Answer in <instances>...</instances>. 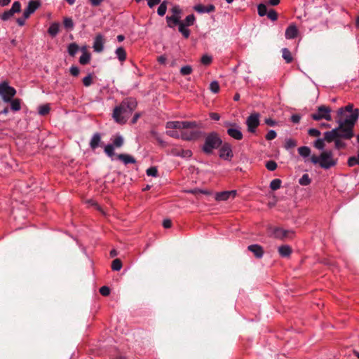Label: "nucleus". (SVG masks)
Returning a JSON list of instances; mask_svg holds the SVG:
<instances>
[{
	"mask_svg": "<svg viewBox=\"0 0 359 359\" xmlns=\"http://www.w3.org/2000/svg\"><path fill=\"white\" fill-rule=\"evenodd\" d=\"M358 118L356 111L348 120L338 121V127L325 133V140L327 142H334L335 148L340 149L346 147V144L341 140H350L354 136L353 128Z\"/></svg>",
	"mask_w": 359,
	"mask_h": 359,
	"instance_id": "nucleus-1",
	"label": "nucleus"
},
{
	"mask_svg": "<svg viewBox=\"0 0 359 359\" xmlns=\"http://www.w3.org/2000/svg\"><path fill=\"white\" fill-rule=\"evenodd\" d=\"M137 102L133 98H128L123 100L119 106L114 108L113 118L116 123L123 124L135 109Z\"/></svg>",
	"mask_w": 359,
	"mask_h": 359,
	"instance_id": "nucleus-2",
	"label": "nucleus"
},
{
	"mask_svg": "<svg viewBox=\"0 0 359 359\" xmlns=\"http://www.w3.org/2000/svg\"><path fill=\"white\" fill-rule=\"evenodd\" d=\"M310 159L313 164L318 163L322 168L325 170L334 166L337 161V159L333 158V154L331 151H323L319 156L313 155Z\"/></svg>",
	"mask_w": 359,
	"mask_h": 359,
	"instance_id": "nucleus-3",
	"label": "nucleus"
},
{
	"mask_svg": "<svg viewBox=\"0 0 359 359\" xmlns=\"http://www.w3.org/2000/svg\"><path fill=\"white\" fill-rule=\"evenodd\" d=\"M222 144V140L215 132H212L205 135L202 151L208 155L212 154L214 149H218Z\"/></svg>",
	"mask_w": 359,
	"mask_h": 359,
	"instance_id": "nucleus-4",
	"label": "nucleus"
},
{
	"mask_svg": "<svg viewBox=\"0 0 359 359\" xmlns=\"http://www.w3.org/2000/svg\"><path fill=\"white\" fill-rule=\"evenodd\" d=\"M167 134L174 138L181 137L184 140H196L202 136H205V133L199 130H181L180 132L176 130L167 131Z\"/></svg>",
	"mask_w": 359,
	"mask_h": 359,
	"instance_id": "nucleus-5",
	"label": "nucleus"
},
{
	"mask_svg": "<svg viewBox=\"0 0 359 359\" xmlns=\"http://www.w3.org/2000/svg\"><path fill=\"white\" fill-rule=\"evenodd\" d=\"M202 124L196 121H168L166 128L170 129H180L181 130H196L202 128Z\"/></svg>",
	"mask_w": 359,
	"mask_h": 359,
	"instance_id": "nucleus-6",
	"label": "nucleus"
},
{
	"mask_svg": "<svg viewBox=\"0 0 359 359\" xmlns=\"http://www.w3.org/2000/svg\"><path fill=\"white\" fill-rule=\"evenodd\" d=\"M353 104H349L345 107L339 108L337 113L336 122L338 123L339 120H341L342 122L348 120L356 111L359 114V110L358 109L353 110Z\"/></svg>",
	"mask_w": 359,
	"mask_h": 359,
	"instance_id": "nucleus-7",
	"label": "nucleus"
},
{
	"mask_svg": "<svg viewBox=\"0 0 359 359\" xmlns=\"http://www.w3.org/2000/svg\"><path fill=\"white\" fill-rule=\"evenodd\" d=\"M332 109L330 107L325 105H320L318 107L317 112L311 114V118L315 121H320L325 119L327 121H331L332 117L330 113Z\"/></svg>",
	"mask_w": 359,
	"mask_h": 359,
	"instance_id": "nucleus-8",
	"label": "nucleus"
},
{
	"mask_svg": "<svg viewBox=\"0 0 359 359\" xmlns=\"http://www.w3.org/2000/svg\"><path fill=\"white\" fill-rule=\"evenodd\" d=\"M246 125L248 126V132L255 133L256 128L259 125V114L253 113L251 114L246 120Z\"/></svg>",
	"mask_w": 359,
	"mask_h": 359,
	"instance_id": "nucleus-9",
	"label": "nucleus"
},
{
	"mask_svg": "<svg viewBox=\"0 0 359 359\" xmlns=\"http://www.w3.org/2000/svg\"><path fill=\"white\" fill-rule=\"evenodd\" d=\"M41 6V2L38 0H31L25 9L23 13V17L25 19H27L29 18L31 14L34 13L36 9H38Z\"/></svg>",
	"mask_w": 359,
	"mask_h": 359,
	"instance_id": "nucleus-10",
	"label": "nucleus"
},
{
	"mask_svg": "<svg viewBox=\"0 0 359 359\" xmlns=\"http://www.w3.org/2000/svg\"><path fill=\"white\" fill-rule=\"evenodd\" d=\"M219 149V157L225 160H231L233 157L231 146L229 143L224 142L222 144Z\"/></svg>",
	"mask_w": 359,
	"mask_h": 359,
	"instance_id": "nucleus-11",
	"label": "nucleus"
},
{
	"mask_svg": "<svg viewBox=\"0 0 359 359\" xmlns=\"http://www.w3.org/2000/svg\"><path fill=\"white\" fill-rule=\"evenodd\" d=\"M275 238L284 240L285 238H290L294 234V231L292 230H285L281 228H274L273 231Z\"/></svg>",
	"mask_w": 359,
	"mask_h": 359,
	"instance_id": "nucleus-12",
	"label": "nucleus"
},
{
	"mask_svg": "<svg viewBox=\"0 0 359 359\" xmlns=\"http://www.w3.org/2000/svg\"><path fill=\"white\" fill-rule=\"evenodd\" d=\"M16 94V90L13 88L8 85L4 90V93L1 95L2 97V100L5 102H8L11 101L13 97Z\"/></svg>",
	"mask_w": 359,
	"mask_h": 359,
	"instance_id": "nucleus-13",
	"label": "nucleus"
},
{
	"mask_svg": "<svg viewBox=\"0 0 359 359\" xmlns=\"http://www.w3.org/2000/svg\"><path fill=\"white\" fill-rule=\"evenodd\" d=\"M104 39L102 34H97L94 40L93 48L94 49V51L97 53H101L102 52L104 49Z\"/></svg>",
	"mask_w": 359,
	"mask_h": 359,
	"instance_id": "nucleus-14",
	"label": "nucleus"
},
{
	"mask_svg": "<svg viewBox=\"0 0 359 359\" xmlns=\"http://www.w3.org/2000/svg\"><path fill=\"white\" fill-rule=\"evenodd\" d=\"M226 132L230 137L236 140H241L243 139V134L240 130L239 126H236L235 127L229 128Z\"/></svg>",
	"mask_w": 359,
	"mask_h": 359,
	"instance_id": "nucleus-15",
	"label": "nucleus"
},
{
	"mask_svg": "<svg viewBox=\"0 0 359 359\" xmlns=\"http://www.w3.org/2000/svg\"><path fill=\"white\" fill-rule=\"evenodd\" d=\"M236 195V191H225L216 194L215 199L217 201H226L230 197L234 198Z\"/></svg>",
	"mask_w": 359,
	"mask_h": 359,
	"instance_id": "nucleus-16",
	"label": "nucleus"
},
{
	"mask_svg": "<svg viewBox=\"0 0 359 359\" xmlns=\"http://www.w3.org/2000/svg\"><path fill=\"white\" fill-rule=\"evenodd\" d=\"M248 250L253 253L256 258L260 259L264 255L263 248L257 244L250 245L248 247Z\"/></svg>",
	"mask_w": 359,
	"mask_h": 359,
	"instance_id": "nucleus-17",
	"label": "nucleus"
},
{
	"mask_svg": "<svg viewBox=\"0 0 359 359\" xmlns=\"http://www.w3.org/2000/svg\"><path fill=\"white\" fill-rule=\"evenodd\" d=\"M194 9L199 13H212L215 11V6L212 4H210L208 6H205L202 4H197L194 7Z\"/></svg>",
	"mask_w": 359,
	"mask_h": 359,
	"instance_id": "nucleus-18",
	"label": "nucleus"
},
{
	"mask_svg": "<svg viewBox=\"0 0 359 359\" xmlns=\"http://www.w3.org/2000/svg\"><path fill=\"white\" fill-rule=\"evenodd\" d=\"M181 15H171L166 17L168 26L173 28L175 25H180L182 22L180 20Z\"/></svg>",
	"mask_w": 359,
	"mask_h": 359,
	"instance_id": "nucleus-19",
	"label": "nucleus"
},
{
	"mask_svg": "<svg viewBox=\"0 0 359 359\" xmlns=\"http://www.w3.org/2000/svg\"><path fill=\"white\" fill-rule=\"evenodd\" d=\"M116 158L118 160L123 161L124 163V164H126V165L129 164V163H136L135 158L129 154H117Z\"/></svg>",
	"mask_w": 359,
	"mask_h": 359,
	"instance_id": "nucleus-20",
	"label": "nucleus"
},
{
	"mask_svg": "<svg viewBox=\"0 0 359 359\" xmlns=\"http://www.w3.org/2000/svg\"><path fill=\"white\" fill-rule=\"evenodd\" d=\"M298 34V29L295 25H290L285 31V37L289 39H294Z\"/></svg>",
	"mask_w": 359,
	"mask_h": 359,
	"instance_id": "nucleus-21",
	"label": "nucleus"
},
{
	"mask_svg": "<svg viewBox=\"0 0 359 359\" xmlns=\"http://www.w3.org/2000/svg\"><path fill=\"white\" fill-rule=\"evenodd\" d=\"M100 142H101L100 134L98 133H95L90 142V146L91 149H95L99 146V144Z\"/></svg>",
	"mask_w": 359,
	"mask_h": 359,
	"instance_id": "nucleus-22",
	"label": "nucleus"
},
{
	"mask_svg": "<svg viewBox=\"0 0 359 359\" xmlns=\"http://www.w3.org/2000/svg\"><path fill=\"white\" fill-rule=\"evenodd\" d=\"M278 252L283 257H287L292 253V248L289 245H281L278 248Z\"/></svg>",
	"mask_w": 359,
	"mask_h": 359,
	"instance_id": "nucleus-23",
	"label": "nucleus"
},
{
	"mask_svg": "<svg viewBox=\"0 0 359 359\" xmlns=\"http://www.w3.org/2000/svg\"><path fill=\"white\" fill-rule=\"evenodd\" d=\"M59 27L60 25L58 23H52L48 29V34L52 36H55L59 32Z\"/></svg>",
	"mask_w": 359,
	"mask_h": 359,
	"instance_id": "nucleus-24",
	"label": "nucleus"
},
{
	"mask_svg": "<svg viewBox=\"0 0 359 359\" xmlns=\"http://www.w3.org/2000/svg\"><path fill=\"white\" fill-rule=\"evenodd\" d=\"M282 57L287 63H290L293 60L291 52L286 48L282 49Z\"/></svg>",
	"mask_w": 359,
	"mask_h": 359,
	"instance_id": "nucleus-25",
	"label": "nucleus"
},
{
	"mask_svg": "<svg viewBox=\"0 0 359 359\" xmlns=\"http://www.w3.org/2000/svg\"><path fill=\"white\" fill-rule=\"evenodd\" d=\"M79 50V46L76 43H70L67 48L68 53L72 57H74Z\"/></svg>",
	"mask_w": 359,
	"mask_h": 359,
	"instance_id": "nucleus-26",
	"label": "nucleus"
},
{
	"mask_svg": "<svg viewBox=\"0 0 359 359\" xmlns=\"http://www.w3.org/2000/svg\"><path fill=\"white\" fill-rule=\"evenodd\" d=\"M117 57L121 62H123L126 59V52L123 47H119L116 50Z\"/></svg>",
	"mask_w": 359,
	"mask_h": 359,
	"instance_id": "nucleus-27",
	"label": "nucleus"
},
{
	"mask_svg": "<svg viewBox=\"0 0 359 359\" xmlns=\"http://www.w3.org/2000/svg\"><path fill=\"white\" fill-rule=\"evenodd\" d=\"M299 154L304 157H308L311 154V149L309 147L303 146L298 148Z\"/></svg>",
	"mask_w": 359,
	"mask_h": 359,
	"instance_id": "nucleus-28",
	"label": "nucleus"
},
{
	"mask_svg": "<svg viewBox=\"0 0 359 359\" xmlns=\"http://www.w3.org/2000/svg\"><path fill=\"white\" fill-rule=\"evenodd\" d=\"M11 103V109L14 111H18L20 110V99H12L11 101L9 102Z\"/></svg>",
	"mask_w": 359,
	"mask_h": 359,
	"instance_id": "nucleus-29",
	"label": "nucleus"
},
{
	"mask_svg": "<svg viewBox=\"0 0 359 359\" xmlns=\"http://www.w3.org/2000/svg\"><path fill=\"white\" fill-rule=\"evenodd\" d=\"M90 54L87 52L84 51V53L82 54V55L79 58V62L81 65H85L90 62Z\"/></svg>",
	"mask_w": 359,
	"mask_h": 359,
	"instance_id": "nucleus-30",
	"label": "nucleus"
},
{
	"mask_svg": "<svg viewBox=\"0 0 359 359\" xmlns=\"http://www.w3.org/2000/svg\"><path fill=\"white\" fill-rule=\"evenodd\" d=\"M349 167H353L355 165H359V151L357 156H351L348 158L347 161Z\"/></svg>",
	"mask_w": 359,
	"mask_h": 359,
	"instance_id": "nucleus-31",
	"label": "nucleus"
},
{
	"mask_svg": "<svg viewBox=\"0 0 359 359\" xmlns=\"http://www.w3.org/2000/svg\"><path fill=\"white\" fill-rule=\"evenodd\" d=\"M167 1H163L158 6L157 13L160 16H163L165 14L167 10Z\"/></svg>",
	"mask_w": 359,
	"mask_h": 359,
	"instance_id": "nucleus-32",
	"label": "nucleus"
},
{
	"mask_svg": "<svg viewBox=\"0 0 359 359\" xmlns=\"http://www.w3.org/2000/svg\"><path fill=\"white\" fill-rule=\"evenodd\" d=\"M179 32L182 33L184 38L187 39L189 37L190 31L185 28V25L184 22L180 23L179 25Z\"/></svg>",
	"mask_w": 359,
	"mask_h": 359,
	"instance_id": "nucleus-33",
	"label": "nucleus"
},
{
	"mask_svg": "<svg viewBox=\"0 0 359 359\" xmlns=\"http://www.w3.org/2000/svg\"><path fill=\"white\" fill-rule=\"evenodd\" d=\"M124 140L122 136L117 135L113 141V145L114 147L119 148L123 146Z\"/></svg>",
	"mask_w": 359,
	"mask_h": 359,
	"instance_id": "nucleus-34",
	"label": "nucleus"
},
{
	"mask_svg": "<svg viewBox=\"0 0 359 359\" xmlns=\"http://www.w3.org/2000/svg\"><path fill=\"white\" fill-rule=\"evenodd\" d=\"M311 179L308 174H304L299 180V183L302 186L309 185L311 183Z\"/></svg>",
	"mask_w": 359,
	"mask_h": 359,
	"instance_id": "nucleus-35",
	"label": "nucleus"
},
{
	"mask_svg": "<svg viewBox=\"0 0 359 359\" xmlns=\"http://www.w3.org/2000/svg\"><path fill=\"white\" fill-rule=\"evenodd\" d=\"M281 183L280 179H274L270 183V188L273 191L277 190L280 187Z\"/></svg>",
	"mask_w": 359,
	"mask_h": 359,
	"instance_id": "nucleus-36",
	"label": "nucleus"
},
{
	"mask_svg": "<svg viewBox=\"0 0 359 359\" xmlns=\"http://www.w3.org/2000/svg\"><path fill=\"white\" fill-rule=\"evenodd\" d=\"M104 152L109 157H112L115 155L114 146L113 144H107L104 147Z\"/></svg>",
	"mask_w": 359,
	"mask_h": 359,
	"instance_id": "nucleus-37",
	"label": "nucleus"
},
{
	"mask_svg": "<svg viewBox=\"0 0 359 359\" xmlns=\"http://www.w3.org/2000/svg\"><path fill=\"white\" fill-rule=\"evenodd\" d=\"M196 18L194 14L189 15L186 17L184 20L182 22L185 26H191L194 25Z\"/></svg>",
	"mask_w": 359,
	"mask_h": 359,
	"instance_id": "nucleus-38",
	"label": "nucleus"
},
{
	"mask_svg": "<svg viewBox=\"0 0 359 359\" xmlns=\"http://www.w3.org/2000/svg\"><path fill=\"white\" fill-rule=\"evenodd\" d=\"M122 267V262L119 259H115L112 261L111 269L114 271H119Z\"/></svg>",
	"mask_w": 359,
	"mask_h": 359,
	"instance_id": "nucleus-39",
	"label": "nucleus"
},
{
	"mask_svg": "<svg viewBox=\"0 0 359 359\" xmlns=\"http://www.w3.org/2000/svg\"><path fill=\"white\" fill-rule=\"evenodd\" d=\"M257 11H258V14L260 16H264V15H267L268 12H267L266 6L264 4H260L257 6Z\"/></svg>",
	"mask_w": 359,
	"mask_h": 359,
	"instance_id": "nucleus-40",
	"label": "nucleus"
},
{
	"mask_svg": "<svg viewBox=\"0 0 359 359\" xmlns=\"http://www.w3.org/2000/svg\"><path fill=\"white\" fill-rule=\"evenodd\" d=\"M14 13L9 9L8 11H6L4 12L1 15L0 18L2 20L6 21L9 20L13 16Z\"/></svg>",
	"mask_w": 359,
	"mask_h": 359,
	"instance_id": "nucleus-41",
	"label": "nucleus"
},
{
	"mask_svg": "<svg viewBox=\"0 0 359 359\" xmlns=\"http://www.w3.org/2000/svg\"><path fill=\"white\" fill-rule=\"evenodd\" d=\"M210 89L214 93H217L219 91V83L216 81H212L210 84Z\"/></svg>",
	"mask_w": 359,
	"mask_h": 359,
	"instance_id": "nucleus-42",
	"label": "nucleus"
},
{
	"mask_svg": "<svg viewBox=\"0 0 359 359\" xmlns=\"http://www.w3.org/2000/svg\"><path fill=\"white\" fill-rule=\"evenodd\" d=\"M325 138L324 139H318L315 143L314 146L316 148L320 150H323L325 148Z\"/></svg>",
	"mask_w": 359,
	"mask_h": 359,
	"instance_id": "nucleus-43",
	"label": "nucleus"
},
{
	"mask_svg": "<svg viewBox=\"0 0 359 359\" xmlns=\"http://www.w3.org/2000/svg\"><path fill=\"white\" fill-rule=\"evenodd\" d=\"M50 111V107L46 105H42L39 107V113L40 115L45 116Z\"/></svg>",
	"mask_w": 359,
	"mask_h": 359,
	"instance_id": "nucleus-44",
	"label": "nucleus"
},
{
	"mask_svg": "<svg viewBox=\"0 0 359 359\" xmlns=\"http://www.w3.org/2000/svg\"><path fill=\"white\" fill-rule=\"evenodd\" d=\"M14 14L21 11V4L19 1H15L10 9Z\"/></svg>",
	"mask_w": 359,
	"mask_h": 359,
	"instance_id": "nucleus-45",
	"label": "nucleus"
},
{
	"mask_svg": "<svg viewBox=\"0 0 359 359\" xmlns=\"http://www.w3.org/2000/svg\"><path fill=\"white\" fill-rule=\"evenodd\" d=\"M192 72V68L189 65L182 67L180 69V73L183 76L189 75Z\"/></svg>",
	"mask_w": 359,
	"mask_h": 359,
	"instance_id": "nucleus-46",
	"label": "nucleus"
},
{
	"mask_svg": "<svg viewBox=\"0 0 359 359\" xmlns=\"http://www.w3.org/2000/svg\"><path fill=\"white\" fill-rule=\"evenodd\" d=\"M266 168L270 171H273L277 168V163L274 161H269L266 163Z\"/></svg>",
	"mask_w": 359,
	"mask_h": 359,
	"instance_id": "nucleus-47",
	"label": "nucleus"
},
{
	"mask_svg": "<svg viewBox=\"0 0 359 359\" xmlns=\"http://www.w3.org/2000/svg\"><path fill=\"white\" fill-rule=\"evenodd\" d=\"M146 172L148 176L156 177L158 175V170L156 167H150Z\"/></svg>",
	"mask_w": 359,
	"mask_h": 359,
	"instance_id": "nucleus-48",
	"label": "nucleus"
},
{
	"mask_svg": "<svg viewBox=\"0 0 359 359\" xmlns=\"http://www.w3.org/2000/svg\"><path fill=\"white\" fill-rule=\"evenodd\" d=\"M93 83V76L91 74H88L87 76L83 79V83L85 86L88 87Z\"/></svg>",
	"mask_w": 359,
	"mask_h": 359,
	"instance_id": "nucleus-49",
	"label": "nucleus"
},
{
	"mask_svg": "<svg viewBox=\"0 0 359 359\" xmlns=\"http://www.w3.org/2000/svg\"><path fill=\"white\" fill-rule=\"evenodd\" d=\"M267 16L268 18L273 20V21H275L277 20L278 18V13H276V11L273 9H271L269 10V11L267 13Z\"/></svg>",
	"mask_w": 359,
	"mask_h": 359,
	"instance_id": "nucleus-50",
	"label": "nucleus"
},
{
	"mask_svg": "<svg viewBox=\"0 0 359 359\" xmlns=\"http://www.w3.org/2000/svg\"><path fill=\"white\" fill-rule=\"evenodd\" d=\"M201 62L205 65H209L212 62V57L205 55L201 57Z\"/></svg>",
	"mask_w": 359,
	"mask_h": 359,
	"instance_id": "nucleus-51",
	"label": "nucleus"
},
{
	"mask_svg": "<svg viewBox=\"0 0 359 359\" xmlns=\"http://www.w3.org/2000/svg\"><path fill=\"white\" fill-rule=\"evenodd\" d=\"M100 292L102 296L107 297L110 294V289L107 286H102L100 288Z\"/></svg>",
	"mask_w": 359,
	"mask_h": 359,
	"instance_id": "nucleus-52",
	"label": "nucleus"
},
{
	"mask_svg": "<svg viewBox=\"0 0 359 359\" xmlns=\"http://www.w3.org/2000/svg\"><path fill=\"white\" fill-rule=\"evenodd\" d=\"M308 133L312 137H319L321 134L320 131L316 128L309 129Z\"/></svg>",
	"mask_w": 359,
	"mask_h": 359,
	"instance_id": "nucleus-53",
	"label": "nucleus"
},
{
	"mask_svg": "<svg viewBox=\"0 0 359 359\" xmlns=\"http://www.w3.org/2000/svg\"><path fill=\"white\" fill-rule=\"evenodd\" d=\"M276 132L273 130H271L268 132V133L266 135V139L267 140H272L276 137Z\"/></svg>",
	"mask_w": 359,
	"mask_h": 359,
	"instance_id": "nucleus-54",
	"label": "nucleus"
},
{
	"mask_svg": "<svg viewBox=\"0 0 359 359\" xmlns=\"http://www.w3.org/2000/svg\"><path fill=\"white\" fill-rule=\"evenodd\" d=\"M64 25L66 28H73L74 27V23H73V21L71 18H65L64 20Z\"/></svg>",
	"mask_w": 359,
	"mask_h": 359,
	"instance_id": "nucleus-55",
	"label": "nucleus"
},
{
	"mask_svg": "<svg viewBox=\"0 0 359 359\" xmlns=\"http://www.w3.org/2000/svg\"><path fill=\"white\" fill-rule=\"evenodd\" d=\"M171 11L173 14L172 15H181L182 13V9L177 5L173 6L171 9Z\"/></svg>",
	"mask_w": 359,
	"mask_h": 359,
	"instance_id": "nucleus-56",
	"label": "nucleus"
},
{
	"mask_svg": "<svg viewBox=\"0 0 359 359\" xmlns=\"http://www.w3.org/2000/svg\"><path fill=\"white\" fill-rule=\"evenodd\" d=\"M70 74L74 76H77L79 74V69L76 66H72L69 69Z\"/></svg>",
	"mask_w": 359,
	"mask_h": 359,
	"instance_id": "nucleus-57",
	"label": "nucleus"
},
{
	"mask_svg": "<svg viewBox=\"0 0 359 359\" xmlns=\"http://www.w3.org/2000/svg\"><path fill=\"white\" fill-rule=\"evenodd\" d=\"M295 146H296V142L292 140H287V142L285 143L286 149L293 148Z\"/></svg>",
	"mask_w": 359,
	"mask_h": 359,
	"instance_id": "nucleus-58",
	"label": "nucleus"
},
{
	"mask_svg": "<svg viewBox=\"0 0 359 359\" xmlns=\"http://www.w3.org/2000/svg\"><path fill=\"white\" fill-rule=\"evenodd\" d=\"M8 85V82L3 81L0 83V95L4 93L6 86Z\"/></svg>",
	"mask_w": 359,
	"mask_h": 359,
	"instance_id": "nucleus-59",
	"label": "nucleus"
},
{
	"mask_svg": "<svg viewBox=\"0 0 359 359\" xmlns=\"http://www.w3.org/2000/svg\"><path fill=\"white\" fill-rule=\"evenodd\" d=\"M161 0H148V6L150 8L154 7V6L160 4Z\"/></svg>",
	"mask_w": 359,
	"mask_h": 359,
	"instance_id": "nucleus-60",
	"label": "nucleus"
},
{
	"mask_svg": "<svg viewBox=\"0 0 359 359\" xmlns=\"http://www.w3.org/2000/svg\"><path fill=\"white\" fill-rule=\"evenodd\" d=\"M300 118L301 117L298 114H293L291 116V121L294 123H298L300 121Z\"/></svg>",
	"mask_w": 359,
	"mask_h": 359,
	"instance_id": "nucleus-61",
	"label": "nucleus"
},
{
	"mask_svg": "<svg viewBox=\"0 0 359 359\" xmlns=\"http://www.w3.org/2000/svg\"><path fill=\"white\" fill-rule=\"evenodd\" d=\"M210 117L215 121H219L220 118V116L217 113L212 112L210 114Z\"/></svg>",
	"mask_w": 359,
	"mask_h": 359,
	"instance_id": "nucleus-62",
	"label": "nucleus"
},
{
	"mask_svg": "<svg viewBox=\"0 0 359 359\" xmlns=\"http://www.w3.org/2000/svg\"><path fill=\"white\" fill-rule=\"evenodd\" d=\"M172 225V222L170 219H164L163 222V226L164 228H170Z\"/></svg>",
	"mask_w": 359,
	"mask_h": 359,
	"instance_id": "nucleus-63",
	"label": "nucleus"
},
{
	"mask_svg": "<svg viewBox=\"0 0 359 359\" xmlns=\"http://www.w3.org/2000/svg\"><path fill=\"white\" fill-rule=\"evenodd\" d=\"M265 123L269 126H274L276 124V122L271 118H266L265 120Z\"/></svg>",
	"mask_w": 359,
	"mask_h": 359,
	"instance_id": "nucleus-64",
	"label": "nucleus"
}]
</instances>
